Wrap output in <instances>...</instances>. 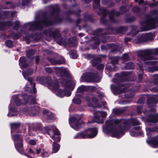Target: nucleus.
<instances>
[{"instance_id": "nucleus-1", "label": "nucleus", "mask_w": 158, "mask_h": 158, "mask_svg": "<svg viewBox=\"0 0 158 158\" xmlns=\"http://www.w3.org/2000/svg\"><path fill=\"white\" fill-rule=\"evenodd\" d=\"M130 123L133 126L138 125L139 124V122L136 119L127 120H110L106 121V126L103 127V130L105 132L110 133L113 137L119 138L124 134V131L130 129Z\"/></svg>"}, {"instance_id": "nucleus-2", "label": "nucleus", "mask_w": 158, "mask_h": 158, "mask_svg": "<svg viewBox=\"0 0 158 158\" xmlns=\"http://www.w3.org/2000/svg\"><path fill=\"white\" fill-rule=\"evenodd\" d=\"M45 80L49 88L53 91H56V94L59 97L63 98L64 96L69 97L71 95V93L69 89L66 90L65 89H63L62 90L61 88L58 89L59 85L57 81L52 82L49 77H46Z\"/></svg>"}, {"instance_id": "nucleus-3", "label": "nucleus", "mask_w": 158, "mask_h": 158, "mask_svg": "<svg viewBox=\"0 0 158 158\" xmlns=\"http://www.w3.org/2000/svg\"><path fill=\"white\" fill-rule=\"evenodd\" d=\"M54 69L56 71V73L58 74L64 76V77L62 79L61 81L62 86L67 88L68 89H70L71 87L74 88L75 82L72 80H68V78L67 76L69 75V73L66 69L62 68H55Z\"/></svg>"}, {"instance_id": "nucleus-4", "label": "nucleus", "mask_w": 158, "mask_h": 158, "mask_svg": "<svg viewBox=\"0 0 158 158\" xmlns=\"http://www.w3.org/2000/svg\"><path fill=\"white\" fill-rule=\"evenodd\" d=\"M33 73V70L32 69H28L23 73L24 78L28 81L24 87V90L28 93H35L36 90L35 88L34 83L32 81V78L29 77V76L32 74Z\"/></svg>"}, {"instance_id": "nucleus-5", "label": "nucleus", "mask_w": 158, "mask_h": 158, "mask_svg": "<svg viewBox=\"0 0 158 158\" xmlns=\"http://www.w3.org/2000/svg\"><path fill=\"white\" fill-rule=\"evenodd\" d=\"M153 52L151 49H147L144 50H140L138 52V56L144 60H148L144 63L148 65H153L156 64L157 61L152 60L155 59L151 55Z\"/></svg>"}, {"instance_id": "nucleus-6", "label": "nucleus", "mask_w": 158, "mask_h": 158, "mask_svg": "<svg viewBox=\"0 0 158 158\" xmlns=\"http://www.w3.org/2000/svg\"><path fill=\"white\" fill-rule=\"evenodd\" d=\"M97 128H91L84 131L76 134L74 137L75 139L92 138L95 137L97 134Z\"/></svg>"}, {"instance_id": "nucleus-7", "label": "nucleus", "mask_w": 158, "mask_h": 158, "mask_svg": "<svg viewBox=\"0 0 158 158\" xmlns=\"http://www.w3.org/2000/svg\"><path fill=\"white\" fill-rule=\"evenodd\" d=\"M51 24L49 21L46 19L39 22H29L25 24V25L26 27L30 26V30L32 31L37 28L41 29L44 26H48Z\"/></svg>"}, {"instance_id": "nucleus-8", "label": "nucleus", "mask_w": 158, "mask_h": 158, "mask_svg": "<svg viewBox=\"0 0 158 158\" xmlns=\"http://www.w3.org/2000/svg\"><path fill=\"white\" fill-rule=\"evenodd\" d=\"M45 130L49 135H51V133H53V136L50 137L55 141L59 142L60 141V139L59 136L60 133L58 130L54 126H46L45 128Z\"/></svg>"}, {"instance_id": "nucleus-9", "label": "nucleus", "mask_w": 158, "mask_h": 158, "mask_svg": "<svg viewBox=\"0 0 158 158\" xmlns=\"http://www.w3.org/2000/svg\"><path fill=\"white\" fill-rule=\"evenodd\" d=\"M155 20L149 19L142 22L140 24V31H146L149 30L151 28H154L156 26V24H155Z\"/></svg>"}, {"instance_id": "nucleus-10", "label": "nucleus", "mask_w": 158, "mask_h": 158, "mask_svg": "<svg viewBox=\"0 0 158 158\" xmlns=\"http://www.w3.org/2000/svg\"><path fill=\"white\" fill-rule=\"evenodd\" d=\"M12 99L9 107V112L8 114V116H10L16 115L15 114H14L16 110L13 107V102L17 106L20 105L21 103V101L18 98V95L13 96L12 97Z\"/></svg>"}, {"instance_id": "nucleus-11", "label": "nucleus", "mask_w": 158, "mask_h": 158, "mask_svg": "<svg viewBox=\"0 0 158 158\" xmlns=\"http://www.w3.org/2000/svg\"><path fill=\"white\" fill-rule=\"evenodd\" d=\"M12 137L14 141L16 149L19 152H20L23 150L22 136L19 134H17L13 135Z\"/></svg>"}, {"instance_id": "nucleus-12", "label": "nucleus", "mask_w": 158, "mask_h": 158, "mask_svg": "<svg viewBox=\"0 0 158 158\" xmlns=\"http://www.w3.org/2000/svg\"><path fill=\"white\" fill-rule=\"evenodd\" d=\"M80 118L78 115L73 116L69 120V123L71 127L77 130L80 127V124L78 122Z\"/></svg>"}, {"instance_id": "nucleus-13", "label": "nucleus", "mask_w": 158, "mask_h": 158, "mask_svg": "<svg viewBox=\"0 0 158 158\" xmlns=\"http://www.w3.org/2000/svg\"><path fill=\"white\" fill-rule=\"evenodd\" d=\"M148 143L152 147L157 148L158 146V136L153 138L148 139L147 140Z\"/></svg>"}, {"instance_id": "nucleus-14", "label": "nucleus", "mask_w": 158, "mask_h": 158, "mask_svg": "<svg viewBox=\"0 0 158 158\" xmlns=\"http://www.w3.org/2000/svg\"><path fill=\"white\" fill-rule=\"evenodd\" d=\"M100 58H98L93 60L92 62V64L93 66H97V68L99 70H101L103 68V65L102 64H98L101 61Z\"/></svg>"}, {"instance_id": "nucleus-15", "label": "nucleus", "mask_w": 158, "mask_h": 158, "mask_svg": "<svg viewBox=\"0 0 158 158\" xmlns=\"http://www.w3.org/2000/svg\"><path fill=\"white\" fill-rule=\"evenodd\" d=\"M156 116L154 115L150 116L147 120V122L149 125H152L155 123L158 120L156 118Z\"/></svg>"}, {"instance_id": "nucleus-16", "label": "nucleus", "mask_w": 158, "mask_h": 158, "mask_svg": "<svg viewBox=\"0 0 158 158\" xmlns=\"http://www.w3.org/2000/svg\"><path fill=\"white\" fill-rule=\"evenodd\" d=\"M94 121L98 123H102L103 122V120L101 118L99 114H98L97 112L95 111L94 113Z\"/></svg>"}, {"instance_id": "nucleus-17", "label": "nucleus", "mask_w": 158, "mask_h": 158, "mask_svg": "<svg viewBox=\"0 0 158 158\" xmlns=\"http://www.w3.org/2000/svg\"><path fill=\"white\" fill-rule=\"evenodd\" d=\"M151 35L150 34H147L143 35L140 37V40L141 41H145L151 39L150 36Z\"/></svg>"}, {"instance_id": "nucleus-18", "label": "nucleus", "mask_w": 158, "mask_h": 158, "mask_svg": "<svg viewBox=\"0 0 158 158\" xmlns=\"http://www.w3.org/2000/svg\"><path fill=\"white\" fill-rule=\"evenodd\" d=\"M88 74L89 73H87L82 76L81 78V81L82 82L91 81H92L89 79H90L89 77L88 76Z\"/></svg>"}, {"instance_id": "nucleus-19", "label": "nucleus", "mask_w": 158, "mask_h": 158, "mask_svg": "<svg viewBox=\"0 0 158 158\" xmlns=\"http://www.w3.org/2000/svg\"><path fill=\"white\" fill-rule=\"evenodd\" d=\"M88 89V86L82 85L78 87L77 89V91L78 93H82L87 90Z\"/></svg>"}, {"instance_id": "nucleus-20", "label": "nucleus", "mask_w": 158, "mask_h": 158, "mask_svg": "<svg viewBox=\"0 0 158 158\" xmlns=\"http://www.w3.org/2000/svg\"><path fill=\"white\" fill-rule=\"evenodd\" d=\"M60 148V145L57 143L54 142L53 144L52 153H56Z\"/></svg>"}, {"instance_id": "nucleus-21", "label": "nucleus", "mask_w": 158, "mask_h": 158, "mask_svg": "<svg viewBox=\"0 0 158 158\" xmlns=\"http://www.w3.org/2000/svg\"><path fill=\"white\" fill-rule=\"evenodd\" d=\"M30 108V110L34 112H35V111H38L40 110L39 106L35 104L34 102H33V104L31 105Z\"/></svg>"}, {"instance_id": "nucleus-22", "label": "nucleus", "mask_w": 158, "mask_h": 158, "mask_svg": "<svg viewBox=\"0 0 158 158\" xmlns=\"http://www.w3.org/2000/svg\"><path fill=\"white\" fill-rule=\"evenodd\" d=\"M26 61V59L25 57L22 56L19 59V65L21 67H26V66L24 64Z\"/></svg>"}, {"instance_id": "nucleus-23", "label": "nucleus", "mask_w": 158, "mask_h": 158, "mask_svg": "<svg viewBox=\"0 0 158 158\" xmlns=\"http://www.w3.org/2000/svg\"><path fill=\"white\" fill-rule=\"evenodd\" d=\"M80 96V94H76L75 97L73 100V101L74 103L76 104H80L81 103V100L79 98H77L76 97H79Z\"/></svg>"}, {"instance_id": "nucleus-24", "label": "nucleus", "mask_w": 158, "mask_h": 158, "mask_svg": "<svg viewBox=\"0 0 158 158\" xmlns=\"http://www.w3.org/2000/svg\"><path fill=\"white\" fill-rule=\"evenodd\" d=\"M50 62L53 64H62L64 62V60H63L62 61L59 60H55L53 59H51L49 60Z\"/></svg>"}, {"instance_id": "nucleus-25", "label": "nucleus", "mask_w": 158, "mask_h": 158, "mask_svg": "<svg viewBox=\"0 0 158 158\" xmlns=\"http://www.w3.org/2000/svg\"><path fill=\"white\" fill-rule=\"evenodd\" d=\"M70 57L73 59H76L77 58V55L76 52L75 51H72L70 52Z\"/></svg>"}, {"instance_id": "nucleus-26", "label": "nucleus", "mask_w": 158, "mask_h": 158, "mask_svg": "<svg viewBox=\"0 0 158 158\" xmlns=\"http://www.w3.org/2000/svg\"><path fill=\"white\" fill-rule=\"evenodd\" d=\"M35 51L33 50H30L28 51L27 53V57L29 58H32V56L34 54Z\"/></svg>"}, {"instance_id": "nucleus-27", "label": "nucleus", "mask_w": 158, "mask_h": 158, "mask_svg": "<svg viewBox=\"0 0 158 158\" xmlns=\"http://www.w3.org/2000/svg\"><path fill=\"white\" fill-rule=\"evenodd\" d=\"M134 67V64L132 62L128 63L126 65V68L130 69L133 68Z\"/></svg>"}, {"instance_id": "nucleus-28", "label": "nucleus", "mask_w": 158, "mask_h": 158, "mask_svg": "<svg viewBox=\"0 0 158 158\" xmlns=\"http://www.w3.org/2000/svg\"><path fill=\"white\" fill-rule=\"evenodd\" d=\"M19 126V123H15L10 124L11 128L12 130L18 128Z\"/></svg>"}, {"instance_id": "nucleus-29", "label": "nucleus", "mask_w": 158, "mask_h": 158, "mask_svg": "<svg viewBox=\"0 0 158 158\" xmlns=\"http://www.w3.org/2000/svg\"><path fill=\"white\" fill-rule=\"evenodd\" d=\"M110 58L112 60L111 61V63L113 64H116L117 63L118 59V57H110Z\"/></svg>"}, {"instance_id": "nucleus-30", "label": "nucleus", "mask_w": 158, "mask_h": 158, "mask_svg": "<svg viewBox=\"0 0 158 158\" xmlns=\"http://www.w3.org/2000/svg\"><path fill=\"white\" fill-rule=\"evenodd\" d=\"M113 85H112L111 86V88L112 90L114 92L115 94H117V93H121L124 92H125V90H123L121 91H119V90L115 88V89H113Z\"/></svg>"}, {"instance_id": "nucleus-31", "label": "nucleus", "mask_w": 158, "mask_h": 158, "mask_svg": "<svg viewBox=\"0 0 158 158\" xmlns=\"http://www.w3.org/2000/svg\"><path fill=\"white\" fill-rule=\"evenodd\" d=\"M98 114L101 115L102 118L105 117L107 115V113L105 111H97Z\"/></svg>"}, {"instance_id": "nucleus-32", "label": "nucleus", "mask_w": 158, "mask_h": 158, "mask_svg": "<svg viewBox=\"0 0 158 158\" xmlns=\"http://www.w3.org/2000/svg\"><path fill=\"white\" fill-rule=\"evenodd\" d=\"M6 44L8 47L11 48L13 46V43L10 40L6 41Z\"/></svg>"}, {"instance_id": "nucleus-33", "label": "nucleus", "mask_w": 158, "mask_h": 158, "mask_svg": "<svg viewBox=\"0 0 158 158\" xmlns=\"http://www.w3.org/2000/svg\"><path fill=\"white\" fill-rule=\"evenodd\" d=\"M60 33L58 30H56L55 32H54L52 35V36L54 38H56V37L60 36Z\"/></svg>"}, {"instance_id": "nucleus-34", "label": "nucleus", "mask_w": 158, "mask_h": 158, "mask_svg": "<svg viewBox=\"0 0 158 158\" xmlns=\"http://www.w3.org/2000/svg\"><path fill=\"white\" fill-rule=\"evenodd\" d=\"M47 118L49 122L53 121L54 120V117L52 114L47 116Z\"/></svg>"}, {"instance_id": "nucleus-35", "label": "nucleus", "mask_w": 158, "mask_h": 158, "mask_svg": "<svg viewBox=\"0 0 158 158\" xmlns=\"http://www.w3.org/2000/svg\"><path fill=\"white\" fill-rule=\"evenodd\" d=\"M49 156V154L48 152L44 151L41 154V156L43 158H45L48 157Z\"/></svg>"}, {"instance_id": "nucleus-36", "label": "nucleus", "mask_w": 158, "mask_h": 158, "mask_svg": "<svg viewBox=\"0 0 158 158\" xmlns=\"http://www.w3.org/2000/svg\"><path fill=\"white\" fill-rule=\"evenodd\" d=\"M131 135L133 136H135L136 135H142V132H140V134H138L136 133V132L134 131H131Z\"/></svg>"}, {"instance_id": "nucleus-37", "label": "nucleus", "mask_w": 158, "mask_h": 158, "mask_svg": "<svg viewBox=\"0 0 158 158\" xmlns=\"http://www.w3.org/2000/svg\"><path fill=\"white\" fill-rule=\"evenodd\" d=\"M129 58V57L127 53L123 55V59L124 61H127L128 60Z\"/></svg>"}, {"instance_id": "nucleus-38", "label": "nucleus", "mask_w": 158, "mask_h": 158, "mask_svg": "<svg viewBox=\"0 0 158 158\" xmlns=\"http://www.w3.org/2000/svg\"><path fill=\"white\" fill-rule=\"evenodd\" d=\"M28 152L29 154L32 155L33 156H35V153L34 151L31 148H29L28 150Z\"/></svg>"}, {"instance_id": "nucleus-39", "label": "nucleus", "mask_w": 158, "mask_h": 158, "mask_svg": "<svg viewBox=\"0 0 158 158\" xmlns=\"http://www.w3.org/2000/svg\"><path fill=\"white\" fill-rule=\"evenodd\" d=\"M14 28L16 30L17 29L19 26V23L18 21H16L14 23Z\"/></svg>"}, {"instance_id": "nucleus-40", "label": "nucleus", "mask_w": 158, "mask_h": 158, "mask_svg": "<svg viewBox=\"0 0 158 158\" xmlns=\"http://www.w3.org/2000/svg\"><path fill=\"white\" fill-rule=\"evenodd\" d=\"M43 114L47 116L51 114V113L49 112L48 110H44L43 111Z\"/></svg>"}, {"instance_id": "nucleus-41", "label": "nucleus", "mask_w": 158, "mask_h": 158, "mask_svg": "<svg viewBox=\"0 0 158 158\" xmlns=\"http://www.w3.org/2000/svg\"><path fill=\"white\" fill-rule=\"evenodd\" d=\"M36 143V141L34 140H31L29 142V144L32 145H35Z\"/></svg>"}, {"instance_id": "nucleus-42", "label": "nucleus", "mask_w": 158, "mask_h": 158, "mask_svg": "<svg viewBox=\"0 0 158 158\" xmlns=\"http://www.w3.org/2000/svg\"><path fill=\"white\" fill-rule=\"evenodd\" d=\"M151 68V69H148V70L151 72H152L154 71H156L158 70L157 68H156L155 67H153Z\"/></svg>"}, {"instance_id": "nucleus-43", "label": "nucleus", "mask_w": 158, "mask_h": 158, "mask_svg": "<svg viewBox=\"0 0 158 158\" xmlns=\"http://www.w3.org/2000/svg\"><path fill=\"white\" fill-rule=\"evenodd\" d=\"M83 57L87 59H89L91 57V55L89 54H84L83 55Z\"/></svg>"}, {"instance_id": "nucleus-44", "label": "nucleus", "mask_w": 158, "mask_h": 158, "mask_svg": "<svg viewBox=\"0 0 158 158\" xmlns=\"http://www.w3.org/2000/svg\"><path fill=\"white\" fill-rule=\"evenodd\" d=\"M154 130H152L150 128H148L147 130V135H150V132L154 131Z\"/></svg>"}, {"instance_id": "nucleus-45", "label": "nucleus", "mask_w": 158, "mask_h": 158, "mask_svg": "<svg viewBox=\"0 0 158 158\" xmlns=\"http://www.w3.org/2000/svg\"><path fill=\"white\" fill-rule=\"evenodd\" d=\"M45 70L48 73H52V70L50 68H48L45 69Z\"/></svg>"}, {"instance_id": "nucleus-46", "label": "nucleus", "mask_w": 158, "mask_h": 158, "mask_svg": "<svg viewBox=\"0 0 158 158\" xmlns=\"http://www.w3.org/2000/svg\"><path fill=\"white\" fill-rule=\"evenodd\" d=\"M29 2V0H23L22 1V4L23 5H26Z\"/></svg>"}, {"instance_id": "nucleus-47", "label": "nucleus", "mask_w": 158, "mask_h": 158, "mask_svg": "<svg viewBox=\"0 0 158 158\" xmlns=\"http://www.w3.org/2000/svg\"><path fill=\"white\" fill-rule=\"evenodd\" d=\"M133 10L135 12H138L139 10V8L138 6H135L133 9Z\"/></svg>"}, {"instance_id": "nucleus-48", "label": "nucleus", "mask_w": 158, "mask_h": 158, "mask_svg": "<svg viewBox=\"0 0 158 158\" xmlns=\"http://www.w3.org/2000/svg\"><path fill=\"white\" fill-rule=\"evenodd\" d=\"M156 98H155L154 97H153L152 98V102L154 103H156V100H155V99L156 98H158V96H156Z\"/></svg>"}, {"instance_id": "nucleus-49", "label": "nucleus", "mask_w": 158, "mask_h": 158, "mask_svg": "<svg viewBox=\"0 0 158 158\" xmlns=\"http://www.w3.org/2000/svg\"><path fill=\"white\" fill-rule=\"evenodd\" d=\"M42 149L41 148H39L38 149H37L36 150V153L37 154H39L41 151Z\"/></svg>"}, {"instance_id": "nucleus-50", "label": "nucleus", "mask_w": 158, "mask_h": 158, "mask_svg": "<svg viewBox=\"0 0 158 158\" xmlns=\"http://www.w3.org/2000/svg\"><path fill=\"white\" fill-rule=\"evenodd\" d=\"M100 0H94V3L96 4V5L98 6Z\"/></svg>"}, {"instance_id": "nucleus-51", "label": "nucleus", "mask_w": 158, "mask_h": 158, "mask_svg": "<svg viewBox=\"0 0 158 158\" xmlns=\"http://www.w3.org/2000/svg\"><path fill=\"white\" fill-rule=\"evenodd\" d=\"M137 64L139 65V68L141 70H143V69L142 68V64L141 63H137Z\"/></svg>"}, {"instance_id": "nucleus-52", "label": "nucleus", "mask_w": 158, "mask_h": 158, "mask_svg": "<svg viewBox=\"0 0 158 158\" xmlns=\"http://www.w3.org/2000/svg\"><path fill=\"white\" fill-rule=\"evenodd\" d=\"M39 57L38 56H37L35 58L36 62V64L38 63V62L39 61Z\"/></svg>"}, {"instance_id": "nucleus-53", "label": "nucleus", "mask_w": 158, "mask_h": 158, "mask_svg": "<svg viewBox=\"0 0 158 158\" xmlns=\"http://www.w3.org/2000/svg\"><path fill=\"white\" fill-rule=\"evenodd\" d=\"M134 129L135 130L138 131L140 129V127L139 126H136L134 127Z\"/></svg>"}, {"instance_id": "nucleus-54", "label": "nucleus", "mask_w": 158, "mask_h": 158, "mask_svg": "<svg viewBox=\"0 0 158 158\" xmlns=\"http://www.w3.org/2000/svg\"><path fill=\"white\" fill-rule=\"evenodd\" d=\"M23 98H25V99H27L29 97L28 96H27V94H25L23 95Z\"/></svg>"}, {"instance_id": "nucleus-55", "label": "nucleus", "mask_w": 158, "mask_h": 158, "mask_svg": "<svg viewBox=\"0 0 158 158\" xmlns=\"http://www.w3.org/2000/svg\"><path fill=\"white\" fill-rule=\"evenodd\" d=\"M93 102L94 103H96L97 102L98 100L96 98H94L92 99Z\"/></svg>"}, {"instance_id": "nucleus-56", "label": "nucleus", "mask_w": 158, "mask_h": 158, "mask_svg": "<svg viewBox=\"0 0 158 158\" xmlns=\"http://www.w3.org/2000/svg\"><path fill=\"white\" fill-rule=\"evenodd\" d=\"M134 95V93L133 92L132 94H130L129 96H126V97L127 98H130L131 97H132Z\"/></svg>"}, {"instance_id": "nucleus-57", "label": "nucleus", "mask_w": 158, "mask_h": 158, "mask_svg": "<svg viewBox=\"0 0 158 158\" xmlns=\"http://www.w3.org/2000/svg\"><path fill=\"white\" fill-rule=\"evenodd\" d=\"M5 24V23L3 22H0V28H2V26L4 25Z\"/></svg>"}, {"instance_id": "nucleus-58", "label": "nucleus", "mask_w": 158, "mask_h": 158, "mask_svg": "<svg viewBox=\"0 0 158 158\" xmlns=\"http://www.w3.org/2000/svg\"><path fill=\"white\" fill-rule=\"evenodd\" d=\"M25 155L29 158H34V157H32L28 154H25Z\"/></svg>"}, {"instance_id": "nucleus-59", "label": "nucleus", "mask_w": 158, "mask_h": 158, "mask_svg": "<svg viewBox=\"0 0 158 158\" xmlns=\"http://www.w3.org/2000/svg\"><path fill=\"white\" fill-rule=\"evenodd\" d=\"M143 0H140L139 1V4H140L141 3H143Z\"/></svg>"}, {"instance_id": "nucleus-60", "label": "nucleus", "mask_w": 158, "mask_h": 158, "mask_svg": "<svg viewBox=\"0 0 158 158\" xmlns=\"http://www.w3.org/2000/svg\"><path fill=\"white\" fill-rule=\"evenodd\" d=\"M153 91H158V86H157V89L156 88H155L154 89H153Z\"/></svg>"}, {"instance_id": "nucleus-61", "label": "nucleus", "mask_w": 158, "mask_h": 158, "mask_svg": "<svg viewBox=\"0 0 158 158\" xmlns=\"http://www.w3.org/2000/svg\"><path fill=\"white\" fill-rule=\"evenodd\" d=\"M88 105L90 107H93V106L92 104H91L90 103H88Z\"/></svg>"}, {"instance_id": "nucleus-62", "label": "nucleus", "mask_w": 158, "mask_h": 158, "mask_svg": "<svg viewBox=\"0 0 158 158\" xmlns=\"http://www.w3.org/2000/svg\"><path fill=\"white\" fill-rule=\"evenodd\" d=\"M114 113L117 114H118V113L116 112L117 111H118L119 110H114Z\"/></svg>"}, {"instance_id": "nucleus-63", "label": "nucleus", "mask_w": 158, "mask_h": 158, "mask_svg": "<svg viewBox=\"0 0 158 158\" xmlns=\"http://www.w3.org/2000/svg\"><path fill=\"white\" fill-rule=\"evenodd\" d=\"M78 35L79 36H83L84 35L82 33H80L78 34Z\"/></svg>"}, {"instance_id": "nucleus-64", "label": "nucleus", "mask_w": 158, "mask_h": 158, "mask_svg": "<svg viewBox=\"0 0 158 158\" xmlns=\"http://www.w3.org/2000/svg\"><path fill=\"white\" fill-rule=\"evenodd\" d=\"M130 41V40L128 39L127 38H125V42H127V41Z\"/></svg>"}]
</instances>
